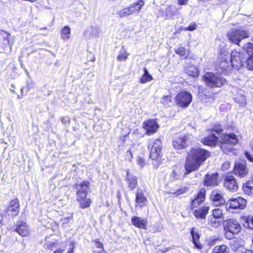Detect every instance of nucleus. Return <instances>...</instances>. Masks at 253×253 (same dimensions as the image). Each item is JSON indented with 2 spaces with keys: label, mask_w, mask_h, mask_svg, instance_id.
Returning a JSON list of instances; mask_svg holds the SVG:
<instances>
[{
  "label": "nucleus",
  "mask_w": 253,
  "mask_h": 253,
  "mask_svg": "<svg viewBox=\"0 0 253 253\" xmlns=\"http://www.w3.org/2000/svg\"><path fill=\"white\" fill-rule=\"evenodd\" d=\"M210 156V152L200 148H192L187 153L185 169L187 173L197 170L202 163Z\"/></svg>",
  "instance_id": "obj_1"
},
{
  "label": "nucleus",
  "mask_w": 253,
  "mask_h": 253,
  "mask_svg": "<svg viewBox=\"0 0 253 253\" xmlns=\"http://www.w3.org/2000/svg\"><path fill=\"white\" fill-rule=\"evenodd\" d=\"M19 212V203L18 199L16 198L10 201L9 205L5 211L0 213V223L5 224L10 218L16 216Z\"/></svg>",
  "instance_id": "obj_2"
},
{
  "label": "nucleus",
  "mask_w": 253,
  "mask_h": 253,
  "mask_svg": "<svg viewBox=\"0 0 253 253\" xmlns=\"http://www.w3.org/2000/svg\"><path fill=\"white\" fill-rule=\"evenodd\" d=\"M229 53L223 51L221 53L218 58L216 69L224 74H228L231 71L233 66L230 60Z\"/></svg>",
  "instance_id": "obj_3"
},
{
  "label": "nucleus",
  "mask_w": 253,
  "mask_h": 253,
  "mask_svg": "<svg viewBox=\"0 0 253 253\" xmlns=\"http://www.w3.org/2000/svg\"><path fill=\"white\" fill-rule=\"evenodd\" d=\"M247 201L241 197L229 199L225 204L227 211L232 213H236L238 210H243L247 206Z\"/></svg>",
  "instance_id": "obj_4"
},
{
  "label": "nucleus",
  "mask_w": 253,
  "mask_h": 253,
  "mask_svg": "<svg viewBox=\"0 0 253 253\" xmlns=\"http://www.w3.org/2000/svg\"><path fill=\"white\" fill-rule=\"evenodd\" d=\"M227 36L231 42L240 45L241 41L249 37V33L243 27L239 29L233 28L227 33Z\"/></svg>",
  "instance_id": "obj_5"
},
{
  "label": "nucleus",
  "mask_w": 253,
  "mask_h": 253,
  "mask_svg": "<svg viewBox=\"0 0 253 253\" xmlns=\"http://www.w3.org/2000/svg\"><path fill=\"white\" fill-rule=\"evenodd\" d=\"M203 80L211 87H219L226 83V80L213 73H206L203 76Z\"/></svg>",
  "instance_id": "obj_6"
},
{
  "label": "nucleus",
  "mask_w": 253,
  "mask_h": 253,
  "mask_svg": "<svg viewBox=\"0 0 253 253\" xmlns=\"http://www.w3.org/2000/svg\"><path fill=\"white\" fill-rule=\"evenodd\" d=\"M221 139L222 143L221 148L224 153L232 152L233 147L231 145H235L239 142V138L234 133L223 134Z\"/></svg>",
  "instance_id": "obj_7"
},
{
  "label": "nucleus",
  "mask_w": 253,
  "mask_h": 253,
  "mask_svg": "<svg viewBox=\"0 0 253 253\" xmlns=\"http://www.w3.org/2000/svg\"><path fill=\"white\" fill-rule=\"evenodd\" d=\"M229 59L234 69L239 70L241 67L244 66L246 63V57L243 52L233 50L231 53H229Z\"/></svg>",
  "instance_id": "obj_8"
},
{
  "label": "nucleus",
  "mask_w": 253,
  "mask_h": 253,
  "mask_svg": "<svg viewBox=\"0 0 253 253\" xmlns=\"http://www.w3.org/2000/svg\"><path fill=\"white\" fill-rule=\"evenodd\" d=\"M192 101L191 93L185 90L178 92L175 97L176 104L182 108L187 107Z\"/></svg>",
  "instance_id": "obj_9"
},
{
  "label": "nucleus",
  "mask_w": 253,
  "mask_h": 253,
  "mask_svg": "<svg viewBox=\"0 0 253 253\" xmlns=\"http://www.w3.org/2000/svg\"><path fill=\"white\" fill-rule=\"evenodd\" d=\"M150 149V157L154 160H157L161 157V152L162 147L161 141L158 139L149 143L148 146Z\"/></svg>",
  "instance_id": "obj_10"
},
{
  "label": "nucleus",
  "mask_w": 253,
  "mask_h": 253,
  "mask_svg": "<svg viewBox=\"0 0 253 253\" xmlns=\"http://www.w3.org/2000/svg\"><path fill=\"white\" fill-rule=\"evenodd\" d=\"M223 226L225 231L232 232L233 234H237L241 230V225L235 219H230L224 221Z\"/></svg>",
  "instance_id": "obj_11"
},
{
  "label": "nucleus",
  "mask_w": 253,
  "mask_h": 253,
  "mask_svg": "<svg viewBox=\"0 0 253 253\" xmlns=\"http://www.w3.org/2000/svg\"><path fill=\"white\" fill-rule=\"evenodd\" d=\"M160 11H162V16L166 19H174L180 15L178 9L174 5L169 6L165 10L160 9Z\"/></svg>",
  "instance_id": "obj_12"
},
{
  "label": "nucleus",
  "mask_w": 253,
  "mask_h": 253,
  "mask_svg": "<svg viewBox=\"0 0 253 253\" xmlns=\"http://www.w3.org/2000/svg\"><path fill=\"white\" fill-rule=\"evenodd\" d=\"M189 142V136L187 135H180L175 137L173 140V147L177 149L184 148Z\"/></svg>",
  "instance_id": "obj_13"
},
{
  "label": "nucleus",
  "mask_w": 253,
  "mask_h": 253,
  "mask_svg": "<svg viewBox=\"0 0 253 253\" xmlns=\"http://www.w3.org/2000/svg\"><path fill=\"white\" fill-rule=\"evenodd\" d=\"M224 186L229 191L235 192L238 190V185L232 175H227L224 178Z\"/></svg>",
  "instance_id": "obj_14"
},
{
  "label": "nucleus",
  "mask_w": 253,
  "mask_h": 253,
  "mask_svg": "<svg viewBox=\"0 0 253 253\" xmlns=\"http://www.w3.org/2000/svg\"><path fill=\"white\" fill-rule=\"evenodd\" d=\"M143 127L146 130L147 134H150L156 132L158 125L155 120H149L143 123Z\"/></svg>",
  "instance_id": "obj_15"
},
{
  "label": "nucleus",
  "mask_w": 253,
  "mask_h": 253,
  "mask_svg": "<svg viewBox=\"0 0 253 253\" xmlns=\"http://www.w3.org/2000/svg\"><path fill=\"white\" fill-rule=\"evenodd\" d=\"M136 207L141 208L147 205L148 200L141 190L138 189L136 193Z\"/></svg>",
  "instance_id": "obj_16"
},
{
  "label": "nucleus",
  "mask_w": 253,
  "mask_h": 253,
  "mask_svg": "<svg viewBox=\"0 0 253 253\" xmlns=\"http://www.w3.org/2000/svg\"><path fill=\"white\" fill-rule=\"evenodd\" d=\"M248 172V170L245 165L239 162L235 163L234 169L235 174L241 177H244L247 174Z\"/></svg>",
  "instance_id": "obj_17"
},
{
  "label": "nucleus",
  "mask_w": 253,
  "mask_h": 253,
  "mask_svg": "<svg viewBox=\"0 0 253 253\" xmlns=\"http://www.w3.org/2000/svg\"><path fill=\"white\" fill-rule=\"evenodd\" d=\"M211 199L216 205H222L224 203V199L222 194L220 191L213 190L211 194Z\"/></svg>",
  "instance_id": "obj_18"
},
{
  "label": "nucleus",
  "mask_w": 253,
  "mask_h": 253,
  "mask_svg": "<svg viewBox=\"0 0 253 253\" xmlns=\"http://www.w3.org/2000/svg\"><path fill=\"white\" fill-rule=\"evenodd\" d=\"M218 174L212 173L207 174L204 180L205 184L209 186H214L218 184L217 180Z\"/></svg>",
  "instance_id": "obj_19"
},
{
  "label": "nucleus",
  "mask_w": 253,
  "mask_h": 253,
  "mask_svg": "<svg viewBox=\"0 0 253 253\" xmlns=\"http://www.w3.org/2000/svg\"><path fill=\"white\" fill-rule=\"evenodd\" d=\"M131 223L133 225L139 228L146 229L147 221L146 219L141 218L138 216H133L131 218Z\"/></svg>",
  "instance_id": "obj_20"
},
{
  "label": "nucleus",
  "mask_w": 253,
  "mask_h": 253,
  "mask_svg": "<svg viewBox=\"0 0 253 253\" xmlns=\"http://www.w3.org/2000/svg\"><path fill=\"white\" fill-rule=\"evenodd\" d=\"M209 210V207L208 206L201 207L194 210V215L197 218L205 219Z\"/></svg>",
  "instance_id": "obj_21"
},
{
  "label": "nucleus",
  "mask_w": 253,
  "mask_h": 253,
  "mask_svg": "<svg viewBox=\"0 0 253 253\" xmlns=\"http://www.w3.org/2000/svg\"><path fill=\"white\" fill-rule=\"evenodd\" d=\"M15 231L20 235L23 237H26L29 235L30 231L27 224L24 222H21Z\"/></svg>",
  "instance_id": "obj_22"
},
{
  "label": "nucleus",
  "mask_w": 253,
  "mask_h": 253,
  "mask_svg": "<svg viewBox=\"0 0 253 253\" xmlns=\"http://www.w3.org/2000/svg\"><path fill=\"white\" fill-rule=\"evenodd\" d=\"M89 187V182L84 181L83 182L76 185L77 195L81 196L84 194V196H86Z\"/></svg>",
  "instance_id": "obj_23"
},
{
  "label": "nucleus",
  "mask_w": 253,
  "mask_h": 253,
  "mask_svg": "<svg viewBox=\"0 0 253 253\" xmlns=\"http://www.w3.org/2000/svg\"><path fill=\"white\" fill-rule=\"evenodd\" d=\"M205 200V191H201L198 193L195 198L192 201L191 208L197 207L203 203Z\"/></svg>",
  "instance_id": "obj_24"
},
{
  "label": "nucleus",
  "mask_w": 253,
  "mask_h": 253,
  "mask_svg": "<svg viewBox=\"0 0 253 253\" xmlns=\"http://www.w3.org/2000/svg\"><path fill=\"white\" fill-rule=\"evenodd\" d=\"M190 233L192 237V242L194 244L195 247L198 249H201L203 246L199 242L200 236L198 232L195 228H193L191 229Z\"/></svg>",
  "instance_id": "obj_25"
},
{
  "label": "nucleus",
  "mask_w": 253,
  "mask_h": 253,
  "mask_svg": "<svg viewBox=\"0 0 253 253\" xmlns=\"http://www.w3.org/2000/svg\"><path fill=\"white\" fill-rule=\"evenodd\" d=\"M230 247L233 251H236L245 245L244 241L241 238H234L230 241Z\"/></svg>",
  "instance_id": "obj_26"
},
{
  "label": "nucleus",
  "mask_w": 253,
  "mask_h": 253,
  "mask_svg": "<svg viewBox=\"0 0 253 253\" xmlns=\"http://www.w3.org/2000/svg\"><path fill=\"white\" fill-rule=\"evenodd\" d=\"M144 3L143 0H139L136 3H132L128 7L130 15L134 13H138Z\"/></svg>",
  "instance_id": "obj_27"
},
{
  "label": "nucleus",
  "mask_w": 253,
  "mask_h": 253,
  "mask_svg": "<svg viewBox=\"0 0 253 253\" xmlns=\"http://www.w3.org/2000/svg\"><path fill=\"white\" fill-rule=\"evenodd\" d=\"M77 201L79 202L82 208L84 209L90 206L91 200L87 198L86 196L83 194L81 196H77Z\"/></svg>",
  "instance_id": "obj_28"
},
{
  "label": "nucleus",
  "mask_w": 253,
  "mask_h": 253,
  "mask_svg": "<svg viewBox=\"0 0 253 253\" xmlns=\"http://www.w3.org/2000/svg\"><path fill=\"white\" fill-rule=\"evenodd\" d=\"M218 137L214 134H211L202 139V142L205 145L215 146L217 143Z\"/></svg>",
  "instance_id": "obj_29"
},
{
  "label": "nucleus",
  "mask_w": 253,
  "mask_h": 253,
  "mask_svg": "<svg viewBox=\"0 0 253 253\" xmlns=\"http://www.w3.org/2000/svg\"><path fill=\"white\" fill-rule=\"evenodd\" d=\"M126 180L127 181L128 186L131 190L134 189L136 187L137 185V180L136 176L129 174L127 172Z\"/></svg>",
  "instance_id": "obj_30"
},
{
  "label": "nucleus",
  "mask_w": 253,
  "mask_h": 253,
  "mask_svg": "<svg viewBox=\"0 0 253 253\" xmlns=\"http://www.w3.org/2000/svg\"><path fill=\"white\" fill-rule=\"evenodd\" d=\"M185 72L188 75L192 77H197L199 73L197 68L193 65L187 66L185 68Z\"/></svg>",
  "instance_id": "obj_31"
},
{
  "label": "nucleus",
  "mask_w": 253,
  "mask_h": 253,
  "mask_svg": "<svg viewBox=\"0 0 253 253\" xmlns=\"http://www.w3.org/2000/svg\"><path fill=\"white\" fill-rule=\"evenodd\" d=\"M242 219L245 221L244 225L246 228L253 229V216L245 215L242 216Z\"/></svg>",
  "instance_id": "obj_32"
},
{
  "label": "nucleus",
  "mask_w": 253,
  "mask_h": 253,
  "mask_svg": "<svg viewBox=\"0 0 253 253\" xmlns=\"http://www.w3.org/2000/svg\"><path fill=\"white\" fill-rule=\"evenodd\" d=\"M234 100L236 102L241 106H244L247 103L246 98L242 91H240L238 94L236 95Z\"/></svg>",
  "instance_id": "obj_33"
},
{
  "label": "nucleus",
  "mask_w": 253,
  "mask_h": 253,
  "mask_svg": "<svg viewBox=\"0 0 253 253\" xmlns=\"http://www.w3.org/2000/svg\"><path fill=\"white\" fill-rule=\"evenodd\" d=\"M244 192L249 195H253V180L249 181L243 186Z\"/></svg>",
  "instance_id": "obj_34"
},
{
  "label": "nucleus",
  "mask_w": 253,
  "mask_h": 253,
  "mask_svg": "<svg viewBox=\"0 0 253 253\" xmlns=\"http://www.w3.org/2000/svg\"><path fill=\"white\" fill-rule=\"evenodd\" d=\"M71 29L68 26H64L61 31V37L64 40H68L70 38Z\"/></svg>",
  "instance_id": "obj_35"
},
{
  "label": "nucleus",
  "mask_w": 253,
  "mask_h": 253,
  "mask_svg": "<svg viewBox=\"0 0 253 253\" xmlns=\"http://www.w3.org/2000/svg\"><path fill=\"white\" fill-rule=\"evenodd\" d=\"M153 80V78L151 75L149 74V72L146 68H144V74L139 80V82L141 83L145 84L147 82H150Z\"/></svg>",
  "instance_id": "obj_36"
},
{
  "label": "nucleus",
  "mask_w": 253,
  "mask_h": 253,
  "mask_svg": "<svg viewBox=\"0 0 253 253\" xmlns=\"http://www.w3.org/2000/svg\"><path fill=\"white\" fill-rule=\"evenodd\" d=\"M208 222L211 226L218 227L223 221L211 215L208 217Z\"/></svg>",
  "instance_id": "obj_37"
},
{
  "label": "nucleus",
  "mask_w": 253,
  "mask_h": 253,
  "mask_svg": "<svg viewBox=\"0 0 253 253\" xmlns=\"http://www.w3.org/2000/svg\"><path fill=\"white\" fill-rule=\"evenodd\" d=\"M115 15L117 17L122 18L130 15L128 7H125L121 10H118Z\"/></svg>",
  "instance_id": "obj_38"
},
{
  "label": "nucleus",
  "mask_w": 253,
  "mask_h": 253,
  "mask_svg": "<svg viewBox=\"0 0 253 253\" xmlns=\"http://www.w3.org/2000/svg\"><path fill=\"white\" fill-rule=\"evenodd\" d=\"M213 217L220 219L221 221L224 220V214L223 213V210L219 208H215L212 210V214L211 215Z\"/></svg>",
  "instance_id": "obj_39"
},
{
  "label": "nucleus",
  "mask_w": 253,
  "mask_h": 253,
  "mask_svg": "<svg viewBox=\"0 0 253 253\" xmlns=\"http://www.w3.org/2000/svg\"><path fill=\"white\" fill-rule=\"evenodd\" d=\"M212 253H229L227 247L225 245L216 246L212 250Z\"/></svg>",
  "instance_id": "obj_40"
},
{
  "label": "nucleus",
  "mask_w": 253,
  "mask_h": 253,
  "mask_svg": "<svg viewBox=\"0 0 253 253\" xmlns=\"http://www.w3.org/2000/svg\"><path fill=\"white\" fill-rule=\"evenodd\" d=\"M243 49L248 55L249 57L253 56V43L248 42L243 47Z\"/></svg>",
  "instance_id": "obj_41"
},
{
  "label": "nucleus",
  "mask_w": 253,
  "mask_h": 253,
  "mask_svg": "<svg viewBox=\"0 0 253 253\" xmlns=\"http://www.w3.org/2000/svg\"><path fill=\"white\" fill-rule=\"evenodd\" d=\"M181 173L180 169L178 167H175L173 169L172 172L170 175V179L171 180L176 179L179 177V174Z\"/></svg>",
  "instance_id": "obj_42"
},
{
  "label": "nucleus",
  "mask_w": 253,
  "mask_h": 253,
  "mask_svg": "<svg viewBox=\"0 0 253 253\" xmlns=\"http://www.w3.org/2000/svg\"><path fill=\"white\" fill-rule=\"evenodd\" d=\"M245 62L246 67L248 70H253V56L249 57L248 59L246 58Z\"/></svg>",
  "instance_id": "obj_43"
},
{
  "label": "nucleus",
  "mask_w": 253,
  "mask_h": 253,
  "mask_svg": "<svg viewBox=\"0 0 253 253\" xmlns=\"http://www.w3.org/2000/svg\"><path fill=\"white\" fill-rule=\"evenodd\" d=\"M128 55V54L126 51L123 49L120 51V54L117 57V59L120 61H125L127 59Z\"/></svg>",
  "instance_id": "obj_44"
},
{
  "label": "nucleus",
  "mask_w": 253,
  "mask_h": 253,
  "mask_svg": "<svg viewBox=\"0 0 253 253\" xmlns=\"http://www.w3.org/2000/svg\"><path fill=\"white\" fill-rule=\"evenodd\" d=\"M176 54L179 55L181 57H186V50L183 47H179L174 49Z\"/></svg>",
  "instance_id": "obj_45"
},
{
  "label": "nucleus",
  "mask_w": 253,
  "mask_h": 253,
  "mask_svg": "<svg viewBox=\"0 0 253 253\" xmlns=\"http://www.w3.org/2000/svg\"><path fill=\"white\" fill-rule=\"evenodd\" d=\"M95 246L96 248L98 249L97 250L95 251L94 252L96 253H101L103 251V244L97 240L95 241Z\"/></svg>",
  "instance_id": "obj_46"
},
{
  "label": "nucleus",
  "mask_w": 253,
  "mask_h": 253,
  "mask_svg": "<svg viewBox=\"0 0 253 253\" xmlns=\"http://www.w3.org/2000/svg\"><path fill=\"white\" fill-rule=\"evenodd\" d=\"M197 27V25L195 23H193L190 25H189L188 27H181L180 28V30H184V31H193L196 29Z\"/></svg>",
  "instance_id": "obj_47"
},
{
  "label": "nucleus",
  "mask_w": 253,
  "mask_h": 253,
  "mask_svg": "<svg viewBox=\"0 0 253 253\" xmlns=\"http://www.w3.org/2000/svg\"><path fill=\"white\" fill-rule=\"evenodd\" d=\"M161 101L164 105H169V104L171 102V97L169 95L165 96L161 99Z\"/></svg>",
  "instance_id": "obj_48"
},
{
  "label": "nucleus",
  "mask_w": 253,
  "mask_h": 253,
  "mask_svg": "<svg viewBox=\"0 0 253 253\" xmlns=\"http://www.w3.org/2000/svg\"><path fill=\"white\" fill-rule=\"evenodd\" d=\"M188 191V187L186 186H184L183 187H181L180 189L177 190L174 193H172L173 194H175L176 195H179L182 194H184L186 192H187Z\"/></svg>",
  "instance_id": "obj_49"
},
{
  "label": "nucleus",
  "mask_w": 253,
  "mask_h": 253,
  "mask_svg": "<svg viewBox=\"0 0 253 253\" xmlns=\"http://www.w3.org/2000/svg\"><path fill=\"white\" fill-rule=\"evenodd\" d=\"M213 130L217 133L221 132L222 130V128L220 125H215L213 128Z\"/></svg>",
  "instance_id": "obj_50"
},
{
  "label": "nucleus",
  "mask_w": 253,
  "mask_h": 253,
  "mask_svg": "<svg viewBox=\"0 0 253 253\" xmlns=\"http://www.w3.org/2000/svg\"><path fill=\"white\" fill-rule=\"evenodd\" d=\"M132 158V154L130 151L128 150L126 154L125 158L127 161H130Z\"/></svg>",
  "instance_id": "obj_51"
},
{
  "label": "nucleus",
  "mask_w": 253,
  "mask_h": 253,
  "mask_svg": "<svg viewBox=\"0 0 253 253\" xmlns=\"http://www.w3.org/2000/svg\"><path fill=\"white\" fill-rule=\"evenodd\" d=\"M62 123L64 125L69 124L70 123V118L67 117H64L62 118Z\"/></svg>",
  "instance_id": "obj_52"
},
{
  "label": "nucleus",
  "mask_w": 253,
  "mask_h": 253,
  "mask_svg": "<svg viewBox=\"0 0 253 253\" xmlns=\"http://www.w3.org/2000/svg\"><path fill=\"white\" fill-rule=\"evenodd\" d=\"M137 164L141 168H142L144 165V160L142 158H138L137 159Z\"/></svg>",
  "instance_id": "obj_53"
},
{
  "label": "nucleus",
  "mask_w": 253,
  "mask_h": 253,
  "mask_svg": "<svg viewBox=\"0 0 253 253\" xmlns=\"http://www.w3.org/2000/svg\"><path fill=\"white\" fill-rule=\"evenodd\" d=\"M234 234H235L232 233V232L225 231V236L227 239H231L233 237Z\"/></svg>",
  "instance_id": "obj_54"
},
{
  "label": "nucleus",
  "mask_w": 253,
  "mask_h": 253,
  "mask_svg": "<svg viewBox=\"0 0 253 253\" xmlns=\"http://www.w3.org/2000/svg\"><path fill=\"white\" fill-rule=\"evenodd\" d=\"M49 239V238H46L45 239V244L47 246V247L48 248V249H51L54 245V243H49V241H48V239Z\"/></svg>",
  "instance_id": "obj_55"
},
{
  "label": "nucleus",
  "mask_w": 253,
  "mask_h": 253,
  "mask_svg": "<svg viewBox=\"0 0 253 253\" xmlns=\"http://www.w3.org/2000/svg\"><path fill=\"white\" fill-rule=\"evenodd\" d=\"M230 167V163L229 162L224 163L222 167V168L223 170H227Z\"/></svg>",
  "instance_id": "obj_56"
},
{
  "label": "nucleus",
  "mask_w": 253,
  "mask_h": 253,
  "mask_svg": "<svg viewBox=\"0 0 253 253\" xmlns=\"http://www.w3.org/2000/svg\"><path fill=\"white\" fill-rule=\"evenodd\" d=\"M178 2L180 5H186L187 4L188 0H178Z\"/></svg>",
  "instance_id": "obj_57"
},
{
  "label": "nucleus",
  "mask_w": 253,
  "mask_h": 253,
  "mask_svg": "<svg viewBox=\"0 0 253 253\" xmlns=\"http://www.w3.org/2000/svg\"><path fill=\"white\" fill-rule=\"evenodd\" d=\"M75 246L74 245H72V248L68 250L67 253H74V249Z\"/></svg>",
  "instance_id": "obj_58"
},
{
  "label": "nucleus",
  "mask_w": 253,
  "mask_h": 253,
  "mask_svg": "<svg viewBox=\"0 0 253 253\" xmlns=\"http://www.w3.org/2000/svg\"><path fill=\"white\" fill-rule=\"evenodd\" d=\"M63 250L59 249L55 251L53 253H63Z\"/></svg>",
  "instance_id": "obj_59"
},
{
  "label": "nucleus",
  "mask_w": 253,
  "mask_h": 253,
  "mask_svg": "<svg viewBox=\"0 0 253 253\" xmlns=\"http://www.w3.org/2000/svg\"><path fill=\"white\" fill-rule=\"evenodd\" d=\"M244 253H253V251L252 250H247Z\"/></svg>",
  "instance_id": "obj_60"
},
{
  "label": "nucleus",
  "mask_w": 253,
  "mask_h": 253,
  "mask_svg": "<svg viewBox=\"0 0 253 253\" xmlns=\"http://www.w3.org/2000/svg\"><path fill=\"white\" fill-rule=\"evenodd\" d=\"M72 217L71 216H69V217L66 218L65 219L67 220V221H69V220H70L71 219H72Z\"/></svg>",
  "instance_id": "obj_61"
},
{
  "label": "nucleus",
  "mask_w": 253,
  "mask_h": 253,
  "mask_svg": "<svg viewBox=\"0 0 253 253\" xmlns=\"http://www.w3.org/2000/svg\"><path fill=\"white\" fill-rule=\"evenodd\" d=\"M9 36V34L8 33H6V38H8V36Z\"/></svg>",
  "instance_id": "obj_62"
},
{
  "label": "nucleus",
  "mask_w": 253,
  "mask_h": 253,
  "mask_svg": "<svg viewBox=\"0 0 253 253\" xmlns=\"http://www.w3.org/2000/svg\"><path fill=\"white\" fill-rule=\"evenodd\" d=\"M26 72L27 75H28L29 74V73H28L27 70H26Z\"/></svg>",
  "instance_id": "obj_63"
},
{
  "label": "nucleus",
  "mask_w": 253,
  "mask_h": 253,
  "mask_svg": "<svg viewBox=\"0 0 253 253\" xmlns=\"http://www.w3.org/2000/svg\"><path fill=\"white\" fill-rule=\"evenodd\" d=\"M252 41L253 42V38H252Z\"/></svg>",
  "instance_id": "obj_64"
}]
</instances>
